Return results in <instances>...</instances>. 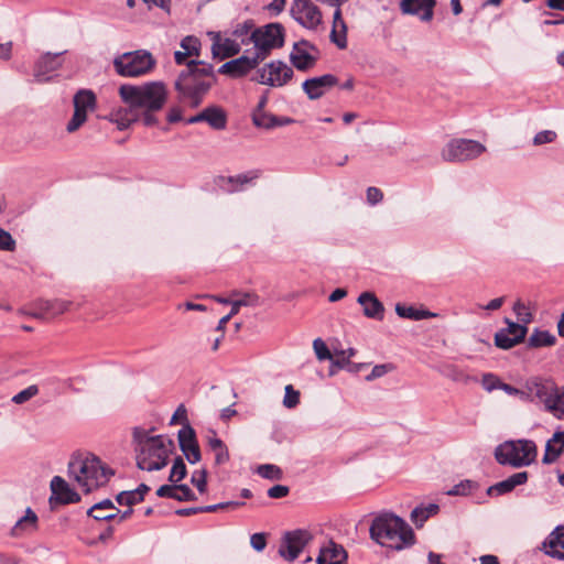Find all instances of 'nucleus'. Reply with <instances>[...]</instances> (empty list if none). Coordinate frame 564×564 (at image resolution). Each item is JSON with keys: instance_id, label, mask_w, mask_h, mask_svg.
Wrapping results in <instances>:
<instances>
[{"instance_id": "obj_56", "label": "nucleus", "mask_w": 564, "mask_h": 564, "mask_svg": "<svg viewBox=\"0 0 564 564\" xmlns=\"http://www.w3.org/2000/svg\"><path fill=\"white\" fill-rule=\"evenodd\" d=\"M15 248V241L12 236L0 227V250L12 251Z\"/></svg>"}, {"instance_id": "obj_53", "label": "nucleus", "mask_w": 564, "mask_h": 564, "mask_svg": "<svg viewBox=\"0 0 564 564\" xmlns=\"http://www.w3.org/2000/svg\"><path fill=\"white\" fill-rule=\"evenodd\" d=\"M556 139V132L553 130H543L538 132L533 138L534 145H542L545 143H551Z\"/></svg>"}, {"instance_id": "obj_28", "label": "nucleus", "mask_w": 564, "mask_h": 564, "mask_svg": "<svg viewBox=\"0 0 564 564\" xmlns=\"http://www.w3.org/2000/svg\"><path fill=\"white\" fill-rule=\"evenodd\" d=\"M528 471H519L505 480H501L487 489L489 496H501L511 492L517 486L524 485L528 481Z\"/></svg>"}, {"instance_id": "obj_19", "label": "nucleus", "mask_w": 564, "mask_h": 564, "mask_svg": "<svg viewBox=\"0 0 564 564\" xmlns=\"http://www.w3.org/2000/svg\"><path fill=\"white\" fill-rule=\"evenodd\" d=\"M436 0H401L400 11L406 15L417 17L422 22H430L434 17Z\"/></svg>"}, {"instance_id": "obj_10", "label": "nucleus", "mask_w": 564, "mask_h": 564, "mask_svg": "<svg viewBox=\"0 0 564 564\" xmlns=\"http://www.w3.org/2000/svg\"><path fill=\"white\" fill-rule=\"evenodd\" d=\"M486 152V147L479 141L456 138L449 140L441 150L445 162L460 163L479 158Z\"/></svg>"}, {"instance_id": "obj_6", "label": "nucleus", "mask_w": 564, "mask_h": 564, "mask_svg": "<svg viewBox=\"0 0 564 564\" xmlns=\"http://www.w3.org/2000/svg\"><path fill=\"white\" fill-rule=\"evenodd\" d=\"M68 473L86 492L106 485L113 475V471L94 455L72 459Z\"/></svg>"}, {"instance_id": "obj_22", "label": "nucleus", "mask_w": 564, "mask_h": 564, "mask_svg": "<svg viewBox=\"0 0 564 564\" xmlns=\"http://www.w3.org/2000/svg\"><path fill=\"white\" fill-rule=\"evenodd\" d=\"M259 170H251L235 176H219L215 183L219 188L227 193L241 191L246 185L251 184L260 177Z\"/></svg>"}, {"instance_id": "obj_15", "label": "nucleus", "mask_w": 564, "mask_h": 564, "mask_svg": "<svg viewBox=\"0 0 564 564\" xmlns=\"http://www.w3.org/2000/svg\"><path fill=\"white\" fill-rule=\"evenodd\" d=\"M318 58V50L308 41L301 40L294 43L290 53L292 65L299 70L312 68Z\"/></svg>"}, {"instance_id": "obj_48", "label": "nucleus", "mask_w": 564, "mask_h": 564, "mask_svg": "<svg viewBox=\"0 0 564 564\" xmlns=\"http://www.w3.org/2000/svg\"><path fill=\"white\" fill-rule=\"evenodd\" d=\"M477 488V484L471 480H463L459 484L453 486L447 491V495L449 496H466L469 495L473 490Z\"/></svg>"}, {"instance_id": "obj_25", "label": "nucleus", "mask_w": 564, "mask_h": 564, "mask_svg": "<svg viewBox=\"0 0 564 564\" xmlns=\"http://www.w3.org/2000/svg\"><path fill=\"white\" fill-rule=\"evenodd\" d=\"M72 302L65 300H41L39 301L36 308L37 312L33 313L39 318H52L68 311Z\"/></svg>"}, {"instance_id": "obj_37", "label": "nucleus", "mask_w": 564, "mask_h": 564, "mask_svg": "<svg viewBox=\"0 0 564 564\" xmlns=\"http://www.w3.org/2000/svg\"><path fill=\"white\" fill-rule=\"evenodd\" d=\"M395 313L398 314V316L402 318H408L412 321H421L435 316V314L431 313L430 311L417 310L413 306H405L400 303L395 305Z\"/></svg>"}, {"instance_id": "obj_44", "label": "nucleus", "mask_w": 564, "mask_h": 564, "mask_svg": "<svg viewBox=\"0 0 564 564\" xmlns=\"http://www.w3.org/2000/svg\"><path fill=\"white\" fill-rule=\"evenodd\" d=\"M229 460V452L225 443L214 437V463L223 465Z\"/></svg>"}, {"instance_id": "obj_8", "label": "nucleus", "mask_w": 564, "mask_h": 564, "mask_svg": "<svg viewBox=\"0 0 564 564\" xmlns=\"http://www.w3.org/2000/svg\"><path fill=\"white\" fill-rule=\"evenodd\" d=\"M112 64L121 77H141L155 68L156 59L148 50H137L117 55Z\"/></svg>"}, {"instance_id": "obj_64", "label": "nucleus", "mask_w": 564, "mask_h": 564, "mask_svg": "<svg viewBox=\"0 0 564 564\" xmlns=\"http://www.w3.org/2000/svg\"><path fill=\"white\" fill-rule=\"evenodd\" d=\"M12 42L0 43V59L9 61L12 57Z\"/></svg>"}, {"instance_id": "obj_5", "label": "nucleus", "mask_w": 564, "mask_h": 564, "mask_svg": "<svg viewBox=\"0 0 564 564\" xmlns=\"http://www.w3.org/2000/svg\"><path fill=\"white\" fill-rule=\"evenodd\" d=\"M500 390L509 395L519 397L521 400H535L542 403L545 410L556 419H564V388L556 387L552 381H530L528 382V392L502 382Z\"/></svg>"}, {"instance_id": "obj_55", "label": "nucleus", "mask_w": 564, "mask_h": 564, "mask_svg": "<svg viewBox=\"0 0 564 564\" xmlns=\"http://www.w3.org/2000/svg\"><path fill=\"white\" fill-rule=\"evenodd\" d=\"M393 369L391 364L377 365L372 368L371 372L366 377L368 381L383 377Z\"/></svg>"}, {"instance_id": "obj_20", "label": "nucleus", "mask_w": 564, "mask_h": 564, "mask_svg": "<svg viewBox=\"0 0 564 564\" xmlns=\"http://www.w3.org/2000/svg\"><path fill=\"white\" fill-rule=\"evenodd\" d=\"M180 448L191 464L200 460V451L194 429L185 424L177 434Z\"/></svg>"}, {"instance_id": "obj_26", "label": "nucleus", "mask_w": 564, "mask_h": 564, "mask_svg": "<svg viewBox=\"0 0 564 564\" xmlns=\"http://www.w3.org/2000/svg\"><path fill=\"white\" fill-rule=\"evenodd\" d=\"M357 302L362 306L364 315L368 318L382 321L384 306L372 292H362Z\"/></svg>"}, {"instance_id": "obj_29", "label": "nucleus", "mask_w": 564, "mask_h": 564, "mask_svg": "<svg viewBox=\"0 0 564 564\" xmlns=\"http://www.w3.org/2000/svg\"><path fill=\"white\" fill-rule=\"evenodd\" d=\"M37 527V514L31 508H26L25 514L15 522V524L11 529L10 534L13 538H21L24 534H29L36 531Z\"/></svg>"}, {"instance_id": "obj_61", "label": "nucleus", "mask_w": 564, "mask_h": 564, "mask_svg": "<svg viewBox=\"0 0 564 564\" xmlns=\"http://www.w3.org/2000/svg\"><path fill=\"white\" fill-rule=\"evenodd\" d=\"M383 198V194L381 192V189H379L378 187H368L367 189V202L370 204V205H377L378 203H380Z\"/></svg>"}, {"instance_id": "obj_46", "label": "nucleus", "mask_w": 564, "mask_h": 564, "mask_svg": "<svg viewBox=\"0 0 564 564\" xmlns=\"http://www.w3.org/2000/svg\"><path fill=\"white\" fill-rule=\"evenodd\" d=\"M313 349L316 355V358L319 361L330 360L333 362L334 357H333L332 352L329 351L327 345L325 344V341L322 338L314 339Z\"/></svg>"}, {"instance_id": "obj_40", "label": "nucleus", "mask_w": 564, "mask_h": 564, "mask_svg": "<svg viewBox=\"0 0 564 564\" xmlns=\"http://www.w3.org/2000/svg\"><path fill=\"white\" fill-rule=\"evenodd\" d=\"M556 341L554 335H552L547 330L535 329L528 339V344L530 347H546L552 346Z\"/></svg>"}, {"instance_id": "obj_21", "label": "nucleus", "mask_w": 564, "mask_h": 564, "mask_svg": "<svg viewBox=\"0 0 564 564\" xmlns=\"http://www.w3.org/2000/svg\"><path fill=\"white\" fill-rule=\"evenodd\" d=\"M337 84L338 79L336 76L325 74L323 76L306 79L302 84V88L311 100H315L321 98L328 89Z\"/></svg>"}, {"instance_id": "obj_50", "label": "nucleus", "mask_w": 564, "mask_h": 564, "mask_svg": "<svg viewBox=\"0 0 564 564\" xmlns=\"http://www.w3.org/2000/svg\"><path fill=\"white\" fill-rule=\"evenodd\" d=\"M39 393V388L35 384L29 386L24 390L20 391L12 398V402L15 404H23Z\"/></svg>"}, {"instance_id": "obj_13", "label": "nucleus", "mask_w": 564, "mask_h": 564, "mask_svg": "<svg viewBox=\"0 0 564 564\" xmlns=\"http://www.w3.org/2000/svg\"><path fill=\"white\" fill-rule=\"evenodd\" d=\"M294 72L282 61H272L259 70V83L272 87H282L293 77Z\"/></svg>"}, {"instance_id": "obj_32", "label": "nucleus", "mask_w": 564, "mask_h": 564, "mask_svg": "<svg viewBox=\"0 0 564 564\" xmlns=\"http://www.w3.org/2000/svg\"><path fill=\"white\" fill-rule=\"evenodd\" d=\"M545 553L558 560H564V527H557L544 542Z\"/></svg>"}, {"instance_id": "obj_39", "label": "nucleus", "mask_w": 564, "mask_h": 564, "mask_svg": "<svg viewBox=\"0 0 564 564\" xmlns=\"http://www.w3.org/2000/svg\"><path fill=\"white\" fill-rule=\"evenodd\" d=\"M442 376L460 383H467L470 377L462 369L452 364H444L438 368Z\"/></svg>"}, {"instance_id": "obj_51", "label": "nucleus", "mask_w": 564, "mask_h": 564, "mask_svg": "<svg viewBox=\"0 0 564 564\" xmlns=\"http://www.w3.org/2000/svg\"><path fill=\"white\" fill-rule=\"evenodd\" d=\"M481 384L486 391L491 392L496 389H500L502 382L496 375L485 373L481 379Z\"/></svg>"}, {"instance_id": "obj_47", "label": "nucleus", "mask_w": 564, "mask_h": 564, "mask_svg": "<svg viewBox=\"0 0 564 564\" xmlns=\"http://www.w3.org/2000/svg\"><path fill=\"white\" fill-rule=\"evenodd\" d=\"M513 312L519 321V323L523 325H528L532 321V313L530 312L529 307L518 300L513 305Z\"/></svg>"}, {"instance_id": "obj_17", "label": "nucleus", "mask_w": 564, "mask_h": 564, "mask_svg": "<svg viewBox=\"0 0 564 564\" xmlns=\"http://www.w3.org/2000/svg\"><path fill=\"white\" fill-rule=\"evenodd\" d=\"M260 63L257 61V58H254L249 51H246V53L240 57L223 64L218 68V73L227 75L231 78H239L254 69Z\"/></svg>"}, {"instance_id": "obj_38", "label": "nucleus", "mask_w": 564, "mask_h": 564, "mask_svg": "<svg viewBox=\"0 0 564 564\" xmlns=\"http://www.w3.org/2000/svg\"><path fill=\"white\" fill-rule=\"evenodd\" d=\"M356 355V350L354 348L348 349H335L334 350V360L333 366L337 368H347L349 371H357L358 367L350 362V358Z\"/></svg>"}, {"instance_id": "obj_52", "label": "nucleus", "mask_w": 564, "mask_h": 564, "mask_svg": "<svg viewBox=\"0 0 564 564\" xmlns=\"http://www.w3.org/2000/svg\"><path fill=\"white\" fill-rule=\"evenodd\" d=\"M116 501L121 506H128L131 507L138 502H140L139 499H137V495L133 490L130 491H121L117 495Z\"/></svg>"}, {"instance_id": "obj_36", "label": "nucleus", "mask_w": 564, "mask_h": 564, "mask_svg": "<svg viewBox=\"0 0 564 564\" xmlns=\"http://www.w3.org/2000/svg\"><path fill=\"white\" fill-rule=\"evenodd\" d=\"M254 29L256 28L253 21L246 20L242 23H238L231 31L230 35L237 40L238 43H241V46L248 45L249 43H252L251 33Z\"/></svg>"}, {"instance_id": "obj_60", "label": "nucleus", "mask_w": 564, "mask_h": 564, "mask_svg": "<svg viewBox=\"0 0 564 564\" xmlns=\"http://www.w3.org/2000/svg\"><path fill=\"white\" fill-rule=\"evenodd\" d=\"M289 487L284 485H274L273 487L269 488L268 496L272 499H279L286 497L289 495Z\"/></svg>"}, {"instance_id": "obj_3", "label": "nucleus", "mask_w": 564, "mask_h": 564, "mask_svg": "<svg viewBox=\"0 0 564 564\" xmlns=\"http://www.w3.org/2000/svg\"><path fill=\"white\" fill-rule=\"evenodd\" d=\"M152 430L137 426L132 432L137 466L147 471L161 470L167 465L174 442L165 435H151Z\"/></svg>"}, {"instance_id": "obj_58", "label": "nucleus", "mask_w": 564, "mask_h": 564, "mask_svg": "<svg viewBox=\"0 0 564 564\" xmlns=\"http://www.w3.org/2000/svg\"><path fill=\"white\" fill-rule=\"evenodd\" d=\"M199 121H206L212 126V106H207L200 113L188 118L186 122L192 124Z\"/></svg>"}, {"instance_id": "obj_27", "label": "nucleus", "mask_w": 564, "mask_h": 564, "mask_svg": "<svg viewBox=\"0 0 564 564\" xmlns=\"http://www.w3.org/2000/svg\"><path fill=\"white\" fill-rule=\"evenodd\" d=\"M347 560V552L345 549L329 541L326 545L321 547L319 554L316 558V564H345Z\"/></svg>"}, {"instance_id": "obj_7", "label": "nucleus", "mask_w": 564, "mask_h": 564, "mask_svg": "<svg viewBox=\"0 0 564 564\" xmlns=\"http://www.w3.org/2000/svg\"><path fill=\"white\" fill-rule=\"evenodd\" d=\"M538 455V448L531 440L505 441L495 448V458L500 465L521 468L531 465Z\"/></svg>"}, {"instance_id": "obj_57", "label": "nucleus", "mask_w": 564, "mask_h": 564, "mask_svg": "<svg viewBox=\"0 0 564 564\" xmlns=\"http://www.w3.org/2000/svg\"><path fill=\"white\" fill-rule=\"evenodd\" d=\"M430 518L429 513L425 512L423 506L416 507L411 512V520L416 527H422L423 523Z\"/></svg>"}, {"instance_id": "obj_49", "label": "nucleus", "mask_w": 564, "mask_h": 564, "mask_svg": "<svg viewBox=\"0 0 564 564\" xmlns=\"http://www.w3.org/2000/svg\"><path fill=\"white\" fill-rule=\"evenodd\" d=\"M300 403V392L293 388L292 384L285 387V394L283 398V405L288 409H293Z\"/></svg>"}, {"instance_id": "obj_63", "label": "nucleus", "mask_w": 564, "mask_h": 564, "mask_svg": "<svg viewBox=\"0 0 564 564\" xmlns=\"http://www.w3.org/2000/svg\"><path fill=\"white\" fill-rule=\"evenodd\" d=\"M226 126V116L220 108L214 107V129H224Z\"/></svg>"}, {"instance_id": "obj_14", "label": "nucleus", "mask_w": 564, "mask_h": 564, "mask_svg": "<svg viewBox=\"0 0 564 564\" xmlns=\"http://www.w3.org/2000/svg\"><path fill=\"white\" fill-rule=\"evenodd\" d=\"M312 538V534L307 530L286 532L282 538L279 554L285 561L292 562L300 555Z\"/></svg>"}, {"instance_id": "obj_45", "label": "nucleus", "mask_w": 564, "mask_h": 564, "mask_svg": "<svg viewBox=\"0 0 564 564\" xmlns=\"http://www.w3.org/2000/svg\"><path fill=\"white\" fill-rule=\"evenodd\" d=\"M187 474L186 465L182 457H176L170 473L169 480L173 484L181 481Z\"/></svg>"}, {"instance_id": "obj_31", "label": "nucleus", "mask_w": 564, "mask_h": 564, "mask_svg": "<svg viewBox=\"0 0 564 564\" xmlns=\"http://www.w3.org/2000/svg\"><path fill=\"white\" fill-rule=\"evenodd\" d=\"M156 495L178 501H191L195 498L193 490L187 485H163L156 490Z\"/></svg>"}, {"instance_id": "obj_43", "label": "nucleus", "mask_w": 564, "mask_h": 564, "mask_svg": "<svg viewBox=\"0 0 564 564\" xmlns=\"http://www.w3.org/2000/svg\"><path fill=\"white\" fill-rule=\"evenodd\" d=\"M256 473L260 477L269 480H280L283 476L281 468L273 464L259 465L256 468Z\"/></svg>"}, {"instance_id": "obj_62", "label": "nucleus", "mask_w": 564, "mask_h": 564, "mask_svg": "<svg viewBox=\"0 0 564 564\" xmlns=\"http://www.w3.org/2000/svg\"><path fill=\"white\" fill-rule=\"evenodd\" d=\"M178 423H184L185 424H188L187 423V415H186V410L183 405H180L176 411L174 412L172 419H171V422L170 424H178Z\"/></svg>"}, {"instance_id": "obj_42", "label": "nucleus", "mask_w": 564, "mask_h": 564, "mask_svg": "<svg viewBox=\"0 0 564 564\" xmlns=\"http://www.w3.org/2000/svg\"><path fill=\"white\" fill-rule=\"evenodd\" d=\"M254 126L264 129H271L278 126V117L265 113L264 111L254 110L252 113Z\"/></svg>"}, {"instance_id": "obj_4", "label": "nucleus", "mask_w": 564, "mask_h": 564, "mask_svg": "<svg viewBox=\"0 0 564 564\" xmlns=\"http://www.w3.org/2000/svg\"><path fill=\"white\" fill-rule=\"evenodd\" d=\"M371 539L382 546L403 550L414 543V533L400 517L383 513L373 519L370 527Z\"/></svg>"}, {"instance_id": "obj_34", "label": "nucleus", "mask_w": 564, "mask_h": 564, "mask_svg": "<svg viewBox=\"0 0 564 564\" xmlns=\"http://www.w3.org/2000/svg\"><path fill=\"white\" fill-rule=\"evenodd\" d=\"M330 40L339 48H346V46H347V26L341 17L340 9H336L334 12V15H333Z\"/></svg>"}, {"instance_id": "obj_35", "label": "nucleus", "mask_w": 564, "mask_h": 564, "mask_svg": "<svg viewBox=\"0 0 564 564\" xmlns=\"http://www.w3.org/2000/svg\"><path fill=\"white\" fill-rule=\"evenodd\" d=\"M564 449V431H557L553 434V436L546 442L545 453L542 462L544 464L554 463Z\"/></svg>"}, {"instance_id": "obj_54", "label": "nucleus", "mask_w": 564, "mask_h": 564, "mask_svg": "<svg viewBox=\"0 0 564 564\" xmlns=\"http://www.w3.org/2000/svg\"><path fill=\"white\" fill-rule=\"evenodd\" d=\"M250 545L257 552H262L267 546V534L263 532L253 533L250 536Z\"/></svg>"}, {"instance_id": "obj_9", "label": "nucleus", "mask_w": 564, "mask_h": 564, "mask_svg": "<svg viewBox=\"0 0 564 564\" xmlns=\"http://www.w3.org/2000/svg\"><path fill=\"white\" fill-rule=\"evenodd\" d=\"M251 40L254 46L251 55L261 63L272 50L283 46V26L280 23H269L264 26L257 28L251 33Z\"/></svg>"}, {"instance_id": "obj_18", "label": "nucleus", "mask_w": 564, "mask_h": 564, "mask_svg": "<svg viewBox=\"0 0 564 564\" xmlns=\"http://www.w3.org/2000/svg\"><path fill=\"white\" fill-rule=\"evenodd\" d=\"M61 53H45L35 63L33 69L34 79L37 83L50 82L54 73L62 67Z\"/></svg>"}, {"instance_id": "obj_30", "label": "nucleus", "mask_w": 564, "mask_h": 564, "mask_svg": "<svg viewBox=\"0 0 564 564\" xmlns=\"http://www.w3.org/2000/svg\"><path fill=\"white\" fill-rule=\"evenodd\" d=\"M120 510L113 505L110 499L95 503L87 510V516L97 521H111L118 517Z\"/></svg>"}, {"instance_id": "obj_1", "label": "nucleus", "mask_w": 564, "mask_h": 564, "mask_svg": "<svg viewBox=\"0 0 564 564\" xmlns=\"http://www.w3.org/2000/svg\"><path fill=\"white\" fill-rule=\"evenodd\" d=\"M119 96L129 109L118 111L115 122L119 130H124L138 121V110L162 109L167 98V90L163 82H148L141 85L123 84L119 87Z\"/></svg>"}, {"instance_id": "obj_12", "label": "nucleus", "mask_w": 564, "mask_h": 564, "mask_svg": "<svg viewBox=\"0 0 564 564\" xmlns=\"http://www.w3.org/2000/svg\"><path fill=\"white\" fill-rule=\"evenodd\" d=\"M74 115L66 126L69 133L78 130L87 120V111L96 106V96L89 89H80L74 96Z\"/></svg>"}, {"instance_id": "obj_16", "label": "nucleus", "mask_w": 564, "mask_h": 564, "mask_svg": "<svg viewBox=\"0 0 564 564\" xmlns=\"http://www.w3.org/2000/svg\"><path fill=\"white\" fill-rule=\"evenodd\" d=\"M507 328L499 330L495 335V344L502 349H509L522 341L527 335L528 328L521 323L511 322L506 318Z\"/></svg>"}, {"instance_id": "obj_24", "label": "nucleus", "mask_w": 564, "mask_h": 564, "mask_svg": "<svg viewBox=\"0 0 564 564\" xmlns=\"http://www.w3.org/2000/svg\"><path fill=\"white\" fill-rule=\"evenodd\" d=\"M240 50L241 43H238L231 35L214 32V57L225 59L237 55Z\"/></svg>"}, {"instance_id": "obj_59", "label": "nucleus", "mask_w": 564, "mask_h": 564, "mask_svg": "<svg viewBox=\"0 0 564 564\" xmlns=\"http://www.w3.org/2000/svg\"><path fill=\"white\" fill-rule=\"evenodd\" d=\"M242 506H245L243 501H227V502L214 503V512L234 511V510L239 509Z\"/></svg>"}, {"instance_id": "obj_33", "label": "nucleus", "mask_w": 564, "mask_h": 564, "mask_svg": "<svg viewBox=\"0 0 564 564\" xmlns=\"http://www.w3.org/2000/svg\"><path fill=\"white\" fill-rule=\"evenodd\" d=\"M214 302L219 304H230L231 314H237L241 306H258L260 305V297L258 294L253 292H247L242 294H238V297L235 300H228L225 297L214 296Z\"/></svg>"}, {"instance_id": "obj_11", "label": "nucleus", "mask_w": 564, "mask_h": 564, "mask_svg": "<svg viewBox=\"0 0 564 564\" xmlns=\"http://www.w3.org/2000/svg\"><path fill=\"white\" fill-rule=\"evenodd\" d=\"M290 12L301 26L310 31H316L323 21L321 9L312 0H293Z\"/></svg>"}, {"instance_id": "obj_41", "label": "nucleus", "mask_w": 564, "mask_h": 564, "mask_svg": "<svg viewBox=\"0 0 564 564\" xmlns=\"http://www.w3.org/2000/svg\"><path fill=\"white\" fill-rule=\"evenodd\" d=\"M181 50L192 58H197L200 54V41L194 35L185 36L180 43Z\"/></svg>"}, {"instance_id": "obj_23", "label": "nucleus", "mask_w": 564, "mask_h": 564, "mask_svg": "<svg viewBox=\"0 0 564 564\" xmlns=\"http://www.w3.org/2000/svg\"><path fill=\"white\" fill-rule=\"evenodd\" d=\"M52 496L50 502L55 500L59 505L75 503L80 500V496L59 476H54L51 480Z\"/></svg>"}, {"instance_id": "obj_2", "label": "nucleus", "mask_w": 564, "mask_h": 564, "mask_svg": "<svg viewBox=\"0 0 564 564\" xmlns=\"http://www.w3.org/2000/svg\"><path fill=\"white\" fill-rule=\"evenodd\" d=\"M177 65H186L175 80L178 99L193 108L198 107L212 85V64L196 61L182 50L174 52Z\"/></svg>"}]
</instances>
